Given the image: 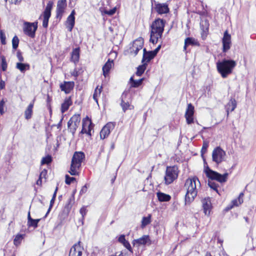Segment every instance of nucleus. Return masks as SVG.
<instances>
[{
    "label": "nucleus",
    "mask_w": 256,
    "mask_h": 256,
    "mask_svg": "<svg viewBox=\"0 0 256 256\" xmlns=\"http://www.w3.org/2000/svg\"><path fill=\"white\" fill-rule=\"evenodd\" d=\"M200 186V182L196 176L189 178L186 180L184 185V188L186 190L185 195L186 204H190L194 200Z\"/></svg>",
    "instance_id": "f257e3e1"
},
{
    "label": "nucleus",
    "mask_w": 256,
    "mask_h": 256,
    "mask_svg": "<svg viewBox=\"0 0 256 256\" xmlns=\"http://www.w3.org/2000/svg\"><path fill=\"white\" fill-rule=\"evenodd\" d=\"M204 172L206 176L210 179L208 182V186L218 193V184L213 182V180H216L220 183L225 182L228 180V173L221 174L218 172L212 170L208 166L205 168Z\"/></svg>",
    "instance_id": "f03ea898"
},
{
    "label": "nucleus",
    "mask_w": 256,
    "mask_h": 256,
    "mask_svg": "<svg viewBox=\"0 0 256 256\" xmlns=\"http://www.w3.org/2000/svg\"><path fill=\"white\" fill-rule=\"evenodd\" d=\"M164 22L160 18L156 19L152 24L150 41L152 44L157 43L164 32Z\"/></svg>",
    "instance_id": "7ed1b4c3"
},
{
    "label": "nucleus",
    "mask_w": 256,
    "mask_h": 256,
    "mask_svg": "<svg viewBox=\"0 0 256 256\" xmlns=\"http://www.w3.org/2000/svg\"><path fill=\"white\" fill-rule=\"evenodd\" d=\"M236 62L234 60H224L216 64L218 71L223 78H226L232 74L233 69L236 66Z\"/></svg>",
    "instance_id": "20e7f679"
},
{
    "label": "nucleus",
    "mask_w": 256,
    "mask_h": 256,
    "mask_svg": "<svg viewBox=\"0 0 256 256\" xmlns=\"http://www.w3.org/2000/svg\"><path fill=\"white\" fill-rule=\"evenodd\" d=\"M85 158L84 154L82 152H76L74 153L68 171L72 176H76L79 174L80 169L82 162Z\"/></svg>",
    "instance_id": "39448f33"
},
{
    "label": "nucleus",
    "mask_w": 256,
    "mask_h": 256,
    "mask_svg": "<svg viewBox=\"0 0 256 256\" xmlns=\"http://www.w3.org/2000/svg\"><path fill=\"white\" fill-rule=\"evenodd\" d=\"M178 174V168L176 166H168L164 176V183L169 184L177 178Z\"/></svg>",
    "instance_id": "423d86ee"
},
{
    "label": "nucleus",
    "mask_w": 256,
    "mask_h": 256,
    "mask_svg": "<svg viewBox=\"0 0 256 256\" xmlns=\"http://www.w3.org/2000/svg\"><path fill=\"white\" fill-rule=\"evenodd\" d=\"M226 153L220 147L218 146L214 148L212 152V160L217 164H219L225 160Z\"/></svg>",
    "instance_id": "0eeeda50"
},
{
    "label": "nucleus",
    "mask_w": 256,
    "mask_h": 256,
    "mask_svg": "<svg viewBox=\"0 0 256 256\" xmlns=\"http://www.w3.org/2000/svg\"><path fill=\"white\" fill-rule=\"evenodd\" d=\"M37 28V22H24V24L23 30L24 33L32 38H34L35 36V33Z\"/></svg>",
    "instance_id": "6e6552de"
},
{
    "label": "nucleus",
    "mask_w": 256,
    "mask_h": 256,
    "mask_svg": "<svg viewBox=\"0 0 256 256\" xmlns=\"http://www.w3.org/2000/svg\"><path fill=\"white\" fill-rule=\"evenodd\" d=\"M80 120V114H75L68 120V128L72 134L75 133L79 126Z\"/></svg>",
    "instance_id": "1a4fd4ad"
},
{
    "label": "nucleus",
    "mask_w": 256,
    "mask_h": 256,
    "mask_svg": "<svg viewBox=\"0 0 256 256\" xmlns=\"http://www.w3.org/2000/svg\"><path fill=\"white\" fill-rule=\"evenodd\" d=\"M144 46V40L140 38L134 41L132 46L130 48V54L134 56H136L138 51L140 50Z\"/></svg>",
    "instance_id": "9d476101"
},
{
    "label": "nucleus",
    "mask_w": 256,
    "mask_h": 256,
    "mask_svg": "<svg viewBox=\"0 0 256 256\" xmlns=\"http://www.w3.org/2000/svg\"><path fill=\"white\" fill-rule=\"evenodd\" d=\"M132 244L134 246L138 248L140 246H145L146 245H150L151 240L148 235H144L141 238L132 240Z\"/></svg>",
    "instance_id": "9b49d317"
},
{
    "label": "nucleus",
    "mask_w": 256,
    "mask_h": 256,
    "mask_svg": "<svg viewBox=\"0 0 256 256\" xmlns=\"http://www.w3.org/2000/svg\"><path fill=\"white\" fill-rule=\"evenodd\" d=\"M53 6V2L49 1L46 4V8L44 12V20L42 22V26L44 28H47L49 18L51 15V10Z\"/></svg>",
    "instance_id": "f8f14e48"
},
{
    "label": "nucleus",
    "mask_w": 256,
    "mask_h": 256,
    "mask_svg": "<svg viewBox=\"0 0 256 256\" xmlns=\"http://www.w3.org/2000/svg\"><path fill=\"white\" fill-rule=\"evenodd\" d=\"M194 106L191 104H189L188 105L187 108L184 114L186 122L188 124L194 123Z\"/></svg>",
    "instance_id": "ddd939ff"
},
{
    "label": "nucleus",
    "mask_w": 256,
    "mask_h": 256,
    "mask_svg": "<svg viewBox=\"0 0 256 256\" xmlns=\"http://www.w3.org/2000/svg\"><path fill=\"white\" fill-rule=\"evenodd\" d=\"M115 125L114 122H110L104 126L100 132V138L104 139L108 136L110 132L114 128Z\"/></svg>",
    "instance_id": "4468645a"
},
{
    "label": "nucleus",
    "mask_w": 256,
    "mask_h": 256,
    "mask_svg": "<svg viewBox=\"0 0 256 256\" xmlns=\"http://www.w3.org/2000/svg\"><path fill=\"white\" fill-rule=\"evenodd\" d=\"M222 50L224 52H227L230 49L231 46V36L228 33V30H226L224 34L222 40Z\"/></svg>",
    "instance_id": "2eb2a0df"
},
{
    "label": "nucleus",
    "mask_w": 256,
    "mask_h": 256,
    "mask_svg": "<svg viewBox=\"0 0 256 256\" xmlns=\"http://www.w3.org/2000/svg\"><path fill=\"white\" fill-rule=\"evenodd\" d=\"M82 250L83 248L81 246L79 242L71 248L69 256H82Z\"/></svg>",
    "instance_id": "dca6fc26"
},
{
    "label": "nucleus",
    "mask_w": 256,
    "mask_h": 256,
    "mask_svg": "<svg viewBox=\"0 0 256 256\" xmlns=\"http://www.w3.org/2000/svg\"><path fill=\"white\" fill-rule=\"evenodd\" d=\"M91 120L88 118H86L82 120V128L81 130L82 134H87L89 136H91Z\"/></svg>",
    "instance_id": "f3484780"
},
{
    "label": "nucleus",
    "mask_w": 256,
    "mask_h": 256,
    "mask_svg": "<svg viewBox=\"0 0 256 256\" xmlns=\"http://www.w3.org/2000/svg\"><path fill=\"white\" fill-rule=\"evenodd\" d=\"M75 11L74 10H72L70 14L68 17L66 25L70 32H71L75 24Z\"/></svg>",
    "instance_id": "a211bd4d"
},
{
    "label": "nucleus",
    "mask_w": 256,
    "mask_h": 256,
    "mask_svg": "<svg viewBox=\"0 0 256 256\" xmlns=\"http://www.w3.org/2000/svg\"><path fill=\"white\" fill-rule=\"evenodd\" d=\"M154 10L160 14H167L169 12L168 5L166 4H156Z\"/></svg>",
    "instance_id": "6ab92c4d"
},
{
    "label": "nucleus",
    "mask_w": 256,
    "mask_h": 256,
    "mask_svg": "<svg viewBox=\"0 0 256 256\" xmlns=\"http://www.w3.org/2000/svg\"><path fill=\"white\" fill-rule=\"evenodd\" d=\"M128 94L127 92H124L121 96L120 106L124 112H125L130 107V102L128 98Z\"/></svg>",
    "instance_id": "aec40b11"
},
{
    "label": "nucleus",
    "mask_w": 256,
    "mask_h": 256,
    "mask_svg": "<svg viewBox=\"0 0 256 256\" xmlns=\"http://www.w3.org/2000/svg\"><path fill=\"white\" fill-rule=\"evenodd\" d=\"M66 6V0H59L56 6V17L61 18Z\"/></svg>",
    "instance_id": "412c9836"
},
{
    "label": "nucleus",
    "mask_w": 256,
    "mask_h": 256,
    "mask_svg": "<svg viewBox=\"0 0 256 256\" xmlns=\"http://www.w3.org/2000/svg\"><path fill=\"white\" fill-rule=\"evenodd\" d=\"M74 83L73 82H64L60 86V89L62 91H64L66 94H69L73 89Z\"/></svg>",
    "instance_id": "4be33fe9"
},
{
    "label": "nucleus",
    "mask_w": 256,
    "mask_h": 256,
    "mask_svg": "<svg viewBox=\"0 0 256 256\" xmlns=\"http://www.w3.org/2000/svg\"><path fill=\"white\" fill-rule=\"evenodd\" d=\"M143 57L142 60V63H146V64L152 60L155 56L156 53L152 52V51L147 52L146 48L144 50Z\"/></svg>",
    "instance_id": "5701e85b"
},
{
    "label": "nucleus",
    "mask_w": 256,
    "mask_h": 256,
    "mask_svg": "<svg viewBox=\"0 0 256 256\" xmlns=\"http://www.w3.org/2000/svg\"><path fill=\"white\" fill-rule=\"evenodd\" d=\"M202 208L206 215L210 214L211 202L209 198H205L202 200Z\"/></svg>",
    "instance_id": "b1692460"
},
{
    "label": "nucleus",
    "mask_w": 256,
    "mask_h": 256,
    "mask_svg": "<svg viewBox=\"0 0 256 256\" xmlns=\"http://www.w3.org/2000/svg\"><path fill=\"white\" fill-rule=\"evenodd\" d=\"M244 194L241 192L238 197L235 200H234L232 201V205L226 208L227 210L232 209L234 206H238L241 204L243 202V198Z\"/></svg>",
    "instance_id": "393cba45"
},
{
    "label": "nucleus",
    "mask_w": 256,
    "mask_h": 256,
    "mask_svg": "<svg viewBox=\"0 0 256 256\" xmlns=\"http://www.w3.org/2000/svg\"><path fill=\"white\" fill-rule=\"evenodd\" d=\"M114 66V62L112 60H110V59L108 60V62L105 64L102 67V72L104 76L106 77L109 73V72L112 66Z\"/></svg>",
    "instance_id": "a878e982"
},
{
    "label": "nucleus",
    "mask_w": 256,
    "mask_h": 256,
    "mask_svg": "<svg viewBox=\"0 0 256 256\" xmlns=\"http://www.w3.org/2000/svg\"><path fill=\"white\" fill-rule=\"evenodd\" d=\"M118 242L122 243L131 253H133V250L129 242L125 239V236L124 235L120 236L118 238Z\"/></svg>",
    "instance_id": "bb28decb"
},
{
    "label": "nucleus",
    "mask_w": 256,
    "mask_h": 256,
    "mask_svg": "<svg viewBox=\"0 0 256 256\" xmlns=\"http://www.w3.org/2000/svg\"><path fill=\"white\" fill-rule=\"evenodd\" d=\"M80 48H76L73 50L71 54V60L74 63H76L78 62L80 58Z\"/></svg>",
    "instance_id": "cd10ccee"
},
{
    "label": "nucleus",
    "mask_w": 256,
    "mask_h": 256,
    "mask_svg": "<svg viewBox=\"0 0 256 256\" xmlns=\"http://www.w3.org/2000/svg\"><path fill=\"white\" fill-rule=\"evenodd\" d=\"M72 101L70 97L68 98H66L64 100V102L62 104L61 106V112L62 113L66 112L69 108V107L72 105Z\"/></svg>",
    "instance_id": "c85d7f7f"
},
{
    "label": "nucleus",
    "mask_w": 256,
    "mask_h": 256,
    "mask_svg": "<svg viewBox=\"0 0 256 256\" xmlns=\"http://www.w3.org/2000/svg\"><path fill=\"white\" fill-rule=\"evenodd\" d=\"M34 104V100H33V101L30 104L24 111V117L26 120H29L32 118Z\"/></svg>",
    "instance_id": "c756f323"
},
{
    "label": "nucleus",
    "mask_w": 256,
    "mask_h": 256,
    "mask_svg": "<svg viewBox=\"0 0 256 256\" xmlns=\"http://www.w3.org/2000/svg\"><path fill=\"white\" fill-rule=\"evenodd\" d=\"M16 67L22 73H24L26 70H29L30 68V66L28 64H24L22 62H17Z\"/></svg>",
    "instance_id": "7c9ffc66"
},
{
    "label": "nucleus",
    "mask_w": 256,
    "mask_h": 256,
    "mask_svg": "<svg viewBox=\"0 0 256 256\" xmlns=\"http://www.w3.org/2000/svg\"><path fill=\"white\" fill-rule=\"evenodd\" d=\"M236 107V102L234 99H231L230 102L226 106L227 115L229 114L230 112H232L234 110Z\"/></svg>",
    "instance_id": "2f4dec72"
},
{
    "label": "nucleus",
    "mask_w": 256,
    "mask_h": 256,
    "mask_svg": "<svg viewBox=\"0 0 256 256\" xmlns=\"http://www.w3.org/2000/svg\"><path fill=\"white\" fill-rule=\"evenodd\" d=\"M156 195L158 200L160 202H168L171 198V197L170 195L161 192H157Z\"/></svg>",
    "instance_id": "473e14b6"
},
{
    "label": "nucleus",
    "mask_w": 256,
    "mask_h": 256,
    "mask_svg": "<svg viewBox=\"0 0 256 256\" xmlns=\"http://www.w3.org/2000/svg\"><path fill=\"white\" fill-rule=\"evenodd\" d=\"M198 44V42L194 38H187L184 40V50L186 49V46L189 45L196 46Z\"/></svg>",
    "instance_id": "72a5a7b5"
},
{
    "label": "nucleus",
    "mask_w": 256,
    "mask_h": 256,
    "mask_svg": "<svg viewBox=\"0 0 256 256\" xmlns=\"http://www.w3.org/2000/svg\"><path fill=\"white\" fill-rule=\"evenodd\" d=\"M146 63H143L142 65L139 66L137 68V70L136 73V75L141 76L146 70Z\"/></svg>",
    "instance_id": "f704fd0d"
},
{
    "label": "nucleus",
    "mask_w": 256,
    "mask_h": 256,
    "mask_svg": "<svg viewBox=\"0 0 256 256\" xmlns=\"http://www.w3.org/2000/svg\"><path fill=\"white\" fill-rule=\"evenodd\" d=\"M142 81L143 78H140L138 80H134L133 77H131L130 78L131 86L134 88L138 87L142 84Z\"/></svg>",
    "instance_id": "c9c22d12"
},
{
    "label": "nucleus",
    "mask_w": 256,
    "mask_h": 256,
    "mask_svg": "<svg viewBox=\"0 0 256 256\" xmlns=\"http://www.w3.org/2000/svg\"><path fill=\"white\" fill-rule=\"evenodd\" d=\"M151 222V216L143 217L142 220L141 228H144Z\"/></svg>",
    "instance_id": "e433bc0d"
},
{
    "label": "nucleus",
    "mask_w": 256,
    "mask_h": 256,
    "mask_svg": "<svg viewBox=\"0 0 256 256\" xmlns=\"http://www.w3.org/2000/svg\"><path fill=\"white\" fill-rule=\"evenodd\" d=\"M102 86H100V88H98V86H97L96 88L95 89L94 94H93V98L94 100L98 102V98L99 97L100 95L101 92H102Z\"/></svg>",
    "instance_id": "4c0bfd02"
},
{
    "label": "nucleus",
    "mask_w": 256,
    "mask_h": 256,
    "mask_svg": "<svg viewBox=\"0 0 256 256\" xmlns=\"http://www.w3.org/2000/svg\"><path fill=\"white\" fill-rule=\"evenodd\" d=\"M23 238H24L23 234H16L14 238V244L16 246H18L20 244V242Z\"/></svg>",
    "instance_id": "58836bf2"
},
{
    "label": "nucleus",
    "mask_w": 256,
    "mask_h": 256,
    "mask_svg": "<svg viewBox=\"0 0 256 256\" xmlns=\"http://www.w3.org/2000/svg\"><path fill=\"white\" fill-rule=\"evenodd\" d=\"M40 220V219H33L30 221L28 222V225L29 227L32 226L36 228L38 227V222Z\"/></svg>",
    "instance_id": "ea45409f"
},
{
    "label": "nucleus",
    "mask_w": 256,
    "mask_h": 256,
    "mask_svg": "<svg viewBox=\"0 0 256 256\" xmlns=\"http://www.w3.org/2000/svg\"><path fill=\"white\" fill-rule=\"evenodd\" d=\"M1 60V68L2 70L6 71L7 68V63L5 57L4 56H0Z\"/></svg>",
    "instance_id": "a19ab883"
},
{
    "label": "nucleus",
    "mask_w": 256,
    "mask_h": 256,
    "mask_svg": "<svg viewBox=\"0 0 256 256\" xmlns=\"http://www.w3.org/2000/svg\"><path fill=\"white\" fill-rule=\"evenodd\" d=\"M52 161V158L50 156L48 155L46 157H44L42 158L41 160V164H49Z\"/></svg>",
    "instance_id": "79ce46f5"
},
{
    "label": "nucleus",
    "mask_w": 256,
    "mask_h": 256,
    "mask_svg": "<svg viewBox=\"0 0 256 256\" xmlns=\"http://www.w3.org/2000/svg\"><path fill=\"white\" fill-rule=\"evenodd\" d=\"M19 40L16 36H14L12 40V48L16 50L18 46Z\"/></svg>",
    "instance_id": "37998d69"
},
{
    "label": "nucleus",
    "mask_w": 256,
    "mask_h": 256,
    "mask_svg": "<svg viewBox=\"0 0 256 256\" xmlns=\"http://www.w3.org/2000/svg\"><path fill=\"white\" fill-rule=\"evenodd\" d=\"M74 196H71V197L68 200V203L66 206V208L68 210L70 209L74 203Z\"/></svg>",
    "instance_id": "c03bdc74"
},
{
    "label": "nucleus",
    "mask_w": 256,
    "mask_h": 256,
    "mask_svg": "<svg viewBox=\"0 0 256 256\" xmlns=\"http://www.w3.org/2000/svg\"><path fill=\"white\" fill-rule=\"evenodd\" d=\"M6 36L4 32L0 30V40L1 43L2 44H6Z\"/></svg>",
    "instance_id": "a18cd8bd"
},
{
    "label": "nucleus",
    "mask_w": 256,
    "mask_h": 256,
    "mask_svg": "<svg viewBox=\"0 0 256 256\" xmlns=\"http://www.w3.org/2000/svg\"><path fill=\"white\" fill-rule=\"evenodd\" d=\"M76 180V178L70 177L68 175H66V183L70 184L73 181Z\"/></svg>",
    "instance_id": "49530a36"
},
{
    "label": "nucleus",
    "mask_w": 256,
    "mask_h": 256,
    "mask_svg": "<svg viewBox=\"0 0 256 256\" xmlns=\"http://www.w3.org/2000/svg\"><path fill=\"white\" fill-rule=\"evenodd\" d=\"M116 12V8H114L112 10H106L104 11V13L109 16H112Z\"/></svg>",
    "instance_id": "de8ad7c7"
},
{
    "label": "nucleus",
    "mask_w": 256,
    "mask_h": 256,
    "mask_svg": "<svg viewBox=\"0 0 256 256\" xmlns=\"http://www.w3.org/2000/svg\"><path fill=\"white\" fill-rule=\"evenodd\" d=\"M54 200H55V199L52 198V200H51L50 202V205L49 208L48 209V210L45 216H44V218L46 217V216H48V214L50 211L51 208H52V206H53V204L54 203Z\"/></svg>",
    "instance_id": "09e8293b"
},
{
    "label": "nucleus",
    "mask_w": 256,
    "mask_h": 256,
    "mask_svg": "<svg viewBox=\"0 0 256 256\" xmlns=\"http://www.w3.org/2000/svg\"><path fill=\"white\" fill-rule=\"evenodd\" d=\"M46 174H47V170L44 169V170H43L41 172H40V174L39 178H41L42 179L43 178H46Z\"/></svg>",
    "instance_id": "8fccbe9b"
},
{
    "label": "nucleus",
    "mask_w": 256,
    "mask_h": 256,
    "mask_svg": "<svg viewBox=\"0 0 256 256\" xmlns=\"http://www.w3.org/2000/svg\"><path fill=\"white\" fill-rule=\"evenodd\" d=\"M208 147V144L206 142H204L203 144L202 148V150H201L202 153V154L206 152Z\"/></svg>",
    "instance_id": "3c124183"
},
{
    "label": "nucleus",
    "mask_w": 256,
    "mask_h": 256,
    "mask_svg": "<svg viewBox=\"0 0 256 256\" xmlns=\"http://www.w3.org/2000/svg\"><path fill=\"white\" fill-rule=\"evenodd\" d=\"M17 58L20 61L19 62H22L24 61V58L20 52H17Z\"/></svg>",
    "instance_id": "603ef678"
},
{
    "label": "nucleus",
    "mask_w": 256,
    "mask_h": 256,
    "mask_svg": "<svg viewBox=\"0 0 256 256\" xmlns=\"http://www.w3.org/2000/svg\"><path fill=\"white\" fill-rule=\"evenodd\" d=\"M80 213L82 214V218H84L86 213V208L84 207L82 208L80 210Z\"/></svg>",
    "instance_id": "864d4df0"
},
{
    "label": "nucleus",
    "mask_w": 256,
    "mask_h": 256,
    "mask_svg": "<svg viewBox=\"0 0 256 256\" xmlns=\"http://www.w3.org/2000/svg\"><path fill=\"white\" fill-rule=\"evenodd\" d=\"M88 190V186L87 184H85L84 186H83L80 191V194H82L84 193H86Z\"/></svg>",
    "instance_id": "5fc2aeb1"
},
{
    "label": "nucleus",
    "mask_w": 256,
    "mask_h": 256,
    "mask_svg": "<svg viewBox=\"0 0 256 256\" xmlns=\"http://www.w3.org/2000/svg\"><path fill=\"white\" fill-rule=\"evenodd\" d=\"M5 88V82L2 80L0 76V90H2Z\"/></svg>",
    "instance_id": "6e6d98bb"
},
{
    "label": "nucleus",
    "mask_w": 256,
    "mask_h": 256,
    "mask_svg": "<svg viewBox=\"0 0 256 256\" xmlns=\"http://www.w3.org/2000/svg\"><path fill=\"white\" fill-rule=\"evenodd\" d=\"M8 0H5L6 2ZM22 0H9V2L12 4H18L21 2Z\"/></svg>",
    "instance_id": "4d7b16f0"
},
{
    "label": "nucleus",
    "mask_w": 256,
    "mask_h": 256,
    "mask_svg": "<svg viewBox=\"0 0 256 256\" xmlns=\"http://www.w3.org/2000/svg\"><path fill=\"white\" fill-rule=\"evenodd\" d=\"M71 74L73 76H74V77L76 78L78 76V71L76 70V69H74L72 72H71Z\"/></svg>",
    "instance_id": "13d9d810"
},
{
    "label": "nucleus",
    "mask_w": 256,
    "mask_h": 256,
    "mask_svg": "<svg viewBox=\"0 0 256 256\" xmlns=\"http://www.w3.org/2000/svg\"><path fill=\"white\" fill-rule=\"evenodd\" d=\"M160 45L156 48L154 50L152 51V52L156 53V55L157 54L158 52L160 50Z\"/></svg>",
    "instance_id": "bf43d9fd"
},
{
    "label": "nucleus",
    "mask_w": 256,
    "mask_h": 256,
    "mask_svg": "<svg viewBox=\"0 0 256 256\" xmlns=\"http://www.w3.org/2000/svg\"><path fill=\"white\" fill-rule=\"evenodd\" d=\"M42 184V178H39L38 180L36 181V184L40 186Z\"/></svg>",
    "instance_id": "052dcab7"
},
{
    "label": "nucleus",
    "mask_w": 256,
    "mask_h": 256,
    "mask_svg": "<svg viewBox=\"0 0 256 256\" xmlns=\"http://www.w3.org/2000/svg\"><path fill=\"white\" fill-rule=\"evenodd\" d=\"M57 190H58V187H56L55 190V191L54 192V194H53L52 198H54V199L56 198Z\"/></svg>",
    "instance_id": "680f3d73"
},
{
    "label": "nucleus",
    "mask_w": 256,
    "mask_h": 256,
    "mask_svg": "<svg viewBox=\"0 0 256 256\" xmlns=\"http://www.w3.org/2000/svg\"><path fill=\"white\" fill-rule=\"evenodd\" d=\"M32 220H33V219L31 218L30 215V212H29L28 213V222Z\"/></svg>",
    "instance_id": "e2e57ef3"
},
{
    "label": "nucleus",
    "mask_w": 256,
    "mask_h": 256,
    "mask_svg": "<svg viewBox=\"0 0 256 256\" xmlns=\"http://www.w3.org/2000/svg\"><path fill=\"white\" fill-rule=\"evenodd\" d=\"M4 102L2 100L0 102V107H4Z\"/></svg>",
    "instance_id": "0e129e2a"
},
{
    "label": "nucleus",
    "mask_w": 256,
    "mask_h": 256,
    "mask_svg": "<svg viewBox=\"0 0 256 256\" xmlns=\"http://www.w3.org/2000/svg\"><path fill=\"white\" fill-rule=\"evenodd\" d=\"M0 112L1 114L4 113V107H0Z\"/></svg>",
    "instance_id": "69168bd1"
},
{
    "label": "nucleus",
    "mask_w": 256,
    "mask_h": 256,
    "mask_svg": "<svg viewBox=\"0 0 256 256\" xmlns=\"http://www.w3.org/2000/svg\"><path fill=\"white\" fill-rule=\"evenodd\" d=\"M244 219L245 220H246V222H248H248H249V221H248V217H244Z\"/></svg>",
    "instance_id": "338daca9"
},
{
    "label": "nucleus",
    "mask_w": 256,
    "mask_h": 256,
    "mask_svg": "<svg viewBox=\"0 0 256 256\" xmlns=\"http://www.w3.org/2000/svg\"><path fill=\"white\" fill-rule=\"evenodd\" d=\"M206 256H212L210 254H206Z\"/></svg>",
    "instance_id": "774afa93"
}]
</instances>
